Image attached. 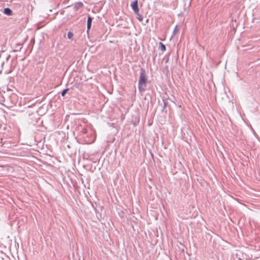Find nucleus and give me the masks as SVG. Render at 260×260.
I'll return each mask as SVG.
<instances>
[{"instance_id":"nucleus-9","label":"nucleus","mask_w":260,"mask_h":260,"mask_svg":"<svg viewBox=\"0 0 260 260\" xmlns=\"http://www.w3.org/2000/svg\"><path fill=\"white\" fill-rule=\"evenodd\" d=\"M69 90V88H66L64 89H63L62 92H61V95L62 96H64L66 93Z\"/></svg>"},{"instance_id":"nucleus-14","label":"nucleus","mask_w":260,"mask_h":260,"mask_svg":"<svg viewBox=\"0 0 260 260\" xmlns=\"http://www.w3.org/2000/svg\"><path fill=\"white\" fill-rule=\"evenodd\" d=\"M168 60H169V57H168V58L166 59V61H165L166 63L168 62Z\"/></svg>"},{"instance_id":"nucleus-2","label":"nucleus","mask_w":260,"mask_h":260,"mask_svg":"<svg viewBox=\"0 0 260 260\" xmlns=\"http://www.w3.org/2000/svg\"><path fill=\"white\" fill-rule=\"evenodd\" d=\"M138 3V0H135L131 5V6L135 13H138V12H139V11Z\"/></svg>"},{"instance_id":"nucleus-6","label":"nucleus","mask_w":260,"mask_h":260,"mask_svg":"<svg viewBox=\"0 0 260 260\" xmlns=\"http://www.w3.org/2000/svg\"><path fill=\"white\" fill-rule=\"evenodd\" d=\"M137 15V18L140 21H142L143 20V16L140 15L139 12L138 13H135Z\"/></svg>"},{"instance_id":"nucleus-5","label":"nucleus","mask_w":260,"mask_h":260,"mask_svg":"<svg viewBox=\"0 0 260 260\" xmlns=\"http://www.w3.org/2000/svg\"><path fill=\"white\" fill-rule=\"evenodd\" d=\"M83 6V4L82 2H78L75 4L74 6V9L76 10H77L80 8H82Z\"/></svg>"},{"instance_id":"nucleus-10","label":"nucleus","mask_w":260,"mask_h":260,"mask_svg":"<svg viewBox=\"0 0 260 260\" xmlns=\"http://www.w3.org/2000/svg\"><path fill=\"white\" fill-rule=\"evenodd\" d=\"M178 27L176 25L174 29V30L173 32V35H175L176 34V32L178 31Z\"/></svg>"},{"instance_id":"nucleus-1","label":"nucleus","mask_w":260,"mask_h":260,"mask_svg":"<svg viewBox=\"0 0 260 260\" xmlns=\"http://www.w3.org/2000/svg\"><path fill=\"white\" fill-rule=\"evenodd\" d=\"M147 84V77L144 69L141 68L140 73V78L138 82V89L140 92H143L145 89Z\"/></svg>"},{"instance_id":"nucleus-13","label":"nucleus","mask_w":260,"mask_h":260,"mask_svg":"<svg viewBox=\"0 0 260 260\" xmlns=\"http://www.w3.org/2000/svg\"><path fill=\"white\" fill-rule=\"evenodd\" d=\"M21 48H20V49L18 50V48H17V49L15 50L14 51H20Z\"/></svg>"},{"instance_id":"nucleus-12","label":"nucleus","mask_w":260,"mask_h":260,"mask_svg":"<svg viewBox=\"0 0 260 260\" xmlns=\"http://www.w3.org/2000/svg\"><path fill=\"white\" fill-rule=\"evenodd\" d=\"M21 48H20V49L18 50V48H17V49L15 50L14 51H20Z\"/></svg>"},{"instance_id":"nucleus-3","label":"nucleus","mask_w":260,"mask_h":260,"mask_svg":"<svg viewBox=\"0 0 260 260\" xmlns=\"http://www.w3.org/2000/svg\"><path fill=\"white\" fill-rule=\"evenodd\" d=\"M92 18L90 16H88L87 18V32H88V31L90 29L91 27Z\"/></svg>"},{"instance_id":"nucleus-7","label":"nucleus","mask_w":260,"mask_h":260,"mask_svg":"<svg viewBox=\"0 0 260 260\" xmlns=\"http://www.w3.org/2000/svg\"><path fill=\"white\" fill-rule=\"evenodd\" d=\"M160 49L164 51L166 50V46L161 42H160Z\"/></svg>"},{"instance_id":"nucleus-11","label":"nucleus","mask_w":260,"mask_h":260,"mask_svg":"<svg viewBox=\"0 0 260 260\" xmlns=\"http://www.w3.org/2000/svg\"><path fill=\"white\" fill-rule=\"evenodd\" d=\"M82 133L83 134H86L87 133V130L85 128L83 129Z\"/></svg>"},{"instance_id":"nucleus-4","label":"nucleus","mask_w":260,"mask_h":260,"mask_svg":"<svg viewBox=\"0 0 260 260\" xmlns=\"http://www.w3.org/2000/svg\"><path fill=\"white\" fill-rule=\"evenodd\" d=\"M4 13L7 15L11 16L12 14V11L9 8H6L4 9Z\"/></svg>"},{"instance_id":"nucleus-8","label":"nucleus","mask_w":260,"mask_h":260,"mask_svg":"<svg viewBox=\"0 0 260 260\" xmlns=\"http://www.w3.org/2000/svg\"><path fill=\"white\" fill-rule=\"evenodd\" d=\"M74 36V34L71 31H69L68 32V38L69 39H72L73 38Z\"/></svg>"}]
</instances>
